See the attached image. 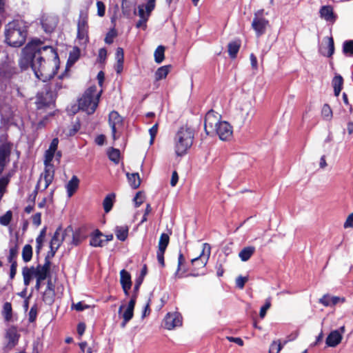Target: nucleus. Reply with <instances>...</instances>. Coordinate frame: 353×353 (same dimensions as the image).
Here are the masks:
<instances>
[{
    "label": "nucleus",
    "instance_id": "obj_48",
    "mask_svg": "<svg viewBox=\"0 0 353 353\" xmlns=\"http://www.w3.org/2000/svg\"><path fill=\"white\" fill-rule=\"evenodd\" d=\"M282 348L281 344L279 341H273L269 350V353H279Z\"/></svg>",
    "mask_w": 353,
    "mask_h": 353
},
{
    "label": "nucleus",
    "instance_id": "obj_61",
    "mask_svg": "<svg viewBox=\"0 0 353 353\" xmlns=\"http://www.w3.org/2000/svg\"><path fill=\"white\" fill-rule=\"evenodd\" d=\"M229 341L234 342L238 344L240 346L243 345V341L241 338L238 337H232V336H227L226 338Z\"/></svg>",
    "mask_w": 353,
    "mask_h": 353
},
{
    "label": "nucleus",
    "instance_id": "obj_11",
    "mask_svg": "<svg viewBox=\"0 0 353 353\" xmlns=\"http://www.w3.org/2000/svg\"><path fill=\"white\" fill-rule=\"evenodd\" d=\"M66 241L68 244L73 245H79L83 239L84 236L80 230H74L71 226L65 228Z\"/></svg>",
    "mask_w": 353,
    "mask_h": 353
},
{
    "label": "nucleus",
    "instance_id": "obj_22",
    "mask_svg": "<svg viewBox=\"0 0 353 353\" xmlns=\"http://www.w3.org/2000/svg\"><path fill=\"white\" fill-rule=\"evenodd\" d=\"M324 40L326 41L327 46H322L320 50L323 55L330 57L334 52V40L332 37H326Z\"/></svg>",
    "mask_w": 353,
    "mask_h": 353
},
{
    "label": "nucleus",
    "instance_id": "obj_53",
    "mask_svg": "<svg viewBox=\"0 0 353 353\" xmlns=\"http://www.w3.org/2000/svg\"><path fill=\"white\" fill-rule=\"evenodd\" d=\"M116 35L117 34L114 30H110L105 36V42L108 44L112 43Z\"/></svg>",
    "mask_w": 353,
    "mask_h": 353
},
{
    "label": "nucleus",
    "instance_id": "obj_54",
    "mask_svg": "<svg viewBox=\"0 0 353 353\" xmlns=\"http://www.w3.org/2000/svg\"><path fill=\"white\" fill-rule=\"evenodd\" d=\"M37 315V307L36 306H33V307H31V309H30V310L29 312V314H28L29 321L31 322V323L34 322L36 320Z\"/></svg>",
    "mask_w": 353,
    "mask_h": 353
},
{
    "label": "nucleus",
    "instance_id": "obj_2",
    "mask_svg": "<svg viewBox=\"0 0 353 353\" xmlns=\"http://www.w3.org/2000/svg\"><path fill=\"white\" fill-rule=\"evenodd\" d=\"M28 23L23 20H14L5 26V41L12 47H20L26 41Z\"/></svg>",
    "mask_w": 353,
    "mask_h": 353
},
{
    "label": "nucleus",
    "instance_id": "obj_33",
    "mask_svg": "<svg viewBox=\"0 0 353 353\" xmlns=\"http://www.w3.org/2000/svg\"><path fill=\"white\" fill-rule=\"evenodd\" d=\"M54 292L53 289L50 287V283L47 287V289L43 293V300L48 304H51L54 301Z\"/></svg>",
    "mask_w": 353,
    "mask_h": 353
},
{
    "label": "nucleus",
    "instance_id": "obj_14",
    "mask_svg": "<svg viewBox=\"0 0 353 353\" xmlns=\"http://www.w3.org/2000/svg\"><path fill=\"white\" fill-rule=\"evenodd\" d=\"M182 324V318L177 312L168 313L164 319V327L167 330H172Z\"/></svg>",
    "mask_w": 353,
    "mask_h": 353
},
{
    "label": "nucleus",
    "instance_id": "obj_8",
    "mask_svg": "<svg viewBox=\"0 0 353 353\" xmlns=\"http://www.w3.org/2000/svg\"><path fill=\"white\" fill-rule=\"evenodd\" d=\"M109 125L112 130V139L117 140L121 134L123 128V119L116 111H112L109 114Z\"/></svg>",
    "mask_w": 353,
    "mask_h": 353
},
{
    "label": "nucleus",
    "instance_id": "obj_27",
    "mask_svg": "<svg viewBox=\"0 0 353 353\" xmlns=\"http://www.w3.org/2000/svg\"><path fill=\"white\" fill-rule=\"evenodd\" d=\"M343 77L339 74L336 75L332 80V85L334 88V95L336 97H338L339 95L343 88Z\"/></svg>",
    "mask_w": 353,
    "mask_h": 353
},
{
    "label": "nucleus",
    "instance_id": "obj_25",
    "mask_svg": "<svg viewBox=\"0 0 353 353\" xmlns=\"http://www.w3.org/2000/svg\"><path fill=\"white\" fill-rule=\"evenodd\" d=\"M103 234L99 230L94 231L90 237V245L93 247H102L103 240L101 239Z\"/></svg>",
    "mask_w": 353,
    "mask_h": 353
},
{
    "label": "nucleus",
    "instance_id": "obj_52",
    "mask_svg": "<svg viewBox=\"0 0 353 353\" xmlns=\"http://www.w3.org/2000/svg\"><path fill=\"white\" fill-rule=\"evenodd\" d=\"M97 14L99 17H103L105 14V6L102 1H98L97 2Z\"/></svg>",
    "mask_w": 353,
    "mask_h": 353
},
{
    "label": "nucleus",
    "instance_id": "obj_46",
    "mask_svg": "<svg viewBox=\"0 0 353 353\" xmlns=\"http://www.w3.org/2000/svg\"><path fill=\"white\" fill-rule=\"evenodd\" d=\"M12 216V214L11 211L6 212V213L5 214L0 216V223L2 225H5V226L8 225L11 221Z\"/></svg>",
    "mask_w": 353,
    "mask_h": 353
},
{
    "label": "nucleus",
    "instance_id": "obj_35",
    "mask_svg": "<svg viewBox=\"0 0 353 353\" xmlns=\"http://www.w3.org/2000/svg\"><path fill=\"white\" fill-rule=\"evenodd\" d=\"M114 197L115 195L114 194H110L107 195L104 199L103 205L104 210L106 213L109 212L111 210L113 205Z\"/></svg>",
    "mask_w": 353,
    "mask_h": 353
},
{
    "label": "nucleus",
    "instance_id": "obj_19",
    "mask_svg": "<svg viewBox=\"0 0 353 353\" xmlns=\"http://www.w3.org/2000/svg\"><path fill=\"white\" fill-rule=\"evenodd\" d=\"M120 282L125 295H128L129 290L132 287L131 276L129 272L125 270L120 272Z\"/></svg>",
    "mask_w": 353,
    "mask_h": 353
},
{
    "label": "nucleus",
    "instance_id": "obj_10",
    "mask_svg": "<svg viewBox=\"0 0 353 353\" xmlns=\"http://www.w3.org/2000/svg\"><path fill=\"white\" fill-rule=\"evenodd\" d=\"M237 110L238 116L243 123L251 118L254 113L253 105L250 100L241 101Z\"/></svg>",
    "mask_w": 353,
    "mask_h": 353
},
{
    "label": "nucleus",
    "instance_id": "obj_56",
    "mask_svg": "<svg viewBox=\"0 0 353 353\" xmlns=\"http://www.w3.org/2000/svg\"><path fill=\"white\" fill-rule=\"evenodd\" d=\"M79 347L81 349V353H92V348L88 346L86 342L79 343Z\"/></svg>",
    "mask_w": 353,
    "mask_h": 353
},
{
    "label": "nucleus",
    "instance_id": "obj_44",
    "mask_svg": "<svg viewBox=\"0 0 353 353\" xmlns=\"http://www.w3.org/2000/svg\"><path fill=\"white\" fill-rule=\"evenodd\" d=\"M322 116L326 120H330L332 117V110L328 104H324L322 108Z\"/></svg>",
    "mask_w": 353,
    "mask_h": 353
},
{
    "label": "nucleus",
    "instance_id": "obj_17",
    "mask_svg": "<svg viewBox=\"0 0 353 353\" xmlns=\"http://www.w3.org/2000/svg\"><path fill=\"white\" fill-rule=\"evenodd\" d=\"M211 254V246L210 244L205 243L202 245V251L198 257L192 259V263L194 264L200 261L202 267H205L209 260Z\"/></svg>",
    "mask_w": 353,
    "mask_h": 353
},
{
    "label": "nucleus",
    "instance_id": "obj_32",
    "mask_svg": "<svg viewBox=\"0 0 353 353\" xmlns=\"http://www.w3.org/2000/svg\"><path fill=\"white\" fill-rule=\"evenodd\" d=\"M185 263V257L183 256L182 253H179L178 258V265L176 271L174 274V277L176 279H181L183 276V273L185 272V270L182 271V265Z\"/></svg>",
    "mask_w": 353,
    "mask_h": 353
},
{
    "label": "nucleus",
    "instance_id": "obj_12",
    "mask_svg": "<svg viewBox=\"0 0 353 353\" xmlns=\"http://www.w3.org/2000/svg\"><path fill=\"white\" fill-rule=\"evenodd\" d=\"M170 241L169 236L163 233L161 234L159 241V245H158V251L157 253V260L159 263L161 265L162 267L165 265L164 263V253Z\"/></svg>",
    "mask_w": 353,
    "mask_h": 353
},
{
    "label": "nucleus",
    "instance_id": "obj_49",
    "mask_svg": "<svg viewBox=\"0 0 353 353\" xmlns=\"http://www.w3.org/2000/svg\"><path fill=\"white\" fill-rule=\"evenodd\" d=\"M270 306H271L270 299H268L265 301V305L263 307H261V308L260 310L259 315L261 319H263L265 317V316L266 314V312L270 307Z\"/></svg>",
    "mask_w": 353,
    "mask_h": 353
},
{
    "label": "nucleus",
    "instance_id": "obj_4",
    "mask_svg": "<svg viewBox=\"0 0 353 353\" xmlns=\"http://www.w3.org/2000/svg\"><path fill=\"white\" fill-rule=\"evenodd\" d=\"M194 133L188 126L181 127L174 137V148L176 154L179 157L185 155L193 143Z\"/></svg>",
    "mask_w": 353,
    "mask_h": 353
},
{
    "label": "nucleus",
    "instance_id": "obj_59",
    "mask_svg": "<svg viewBox=\"0 0 353 353\" xmlns=\"http://www.w3.org/2000/svg\"><path fill=\"white\" fill-rule=\"evenodd\" d=\"M319 302L322 303L324 306H329L331 305L330 297L328 295H324L322 298L319 299Z\"/></svg>",
    "mask_w": 353,
    "mask_h": 353
},
{
    "label": "nucleus",
    "instance_id": "obj_28",
    "mask_svg": "<svg viewBox=\"0 0 353 353\" xmlns=\"http://www.w3.org/2000/svg\"><path fill=\"white\" fill-rule=\"evenodd\" d=\"M129 228L127 225L117 226L115 228V234L120 241H125L128 235Z\"/></svg>",
    "mask_w": 353,
    "mask_h": 353
},
{
    "label": "nucleus",
    "instance_id": "obj_1",
    "mask_svg": "<svg viewBox=\"0 0 353 353\" xmlns=\"http://www.w3.org/2000/svg\"><path fill=\"white\" fill-rule=\"evenodd\" d=\"M59 57L54 49L37 39L29 42L23 49L19 61L22 69L30 66L37 78L46 81L52 78L59 68Z\"/></svg>",
    "mask_w": 353,
    "mask_h": 353
},
{
    "label": "nucleus",
    "instance_id": "obj_51",
    "mask_svg": "<svg viewBox=\"0 0 353 353\" xmlns=\"http://www.w3.org/2000/svg\"><path fill=\"white\" fill-rule=\"evenodd\" d=\"M8 183V180L6 178H1L0 179V200L1 199L5 190L6 188Z\"/></svg>",
    "mask_w": 353,
    "mask_h": 353
},
{
    "label": "nucleus",
    "instance_id": "obj_63",
    "mask_svg": "<svg viewBox=\"0 0 353 353\" xmlns=\"http://www.w3.org/2000/svg\"><path fill=\"white\" fill-rule=\"evenodd\" d=\"M179 180V176L176 171H174L172 174V178L170 180V185L174 187L176 185Z\"/></svg>",
    "mask_w": 353,
    "mask_h": 353
},
{
    "label": "nucleus",
    "instance_id": "obj_15",
    "mask_svg": "<svg viewBox=\"0 0 353 353\" xmlns=\"http://www.w3.org/2000/svg\"><path fill=\"white\" fill-rule=\"evenodd\" d=\"M345 327L342 326L339 330L332 331L326 339V344L329 347H336L343 339V334L345 333Z\"/></svg>",
    "mask_w": 353,
    "mask_h": 353
},
{
    "label": "nucleus",
    "instance_id": "obj_21",
    "mask_svg": "<svg viewBox=\"0 0 353 353\" xmlns=\"http://www.w3.org/2000/svg\"><path fill=\"white\" fill-rule=\"evenodd\" d=\"M22 275L23 277V283L26 286L30 285V281L33 277L38 278L37 268L34 267H25L22 270Z\"/></svg>",
    "mask_w": 353,
    "mask_h": 353
},
{
    "label": "nucleus",
    "instance_id": "obj_38",
    "mask_svg": "<svg viewBox=\"0 0 353 353\" xmlns=\"http://www.w3.org/2000/svg\"><path fill=\"white\" fill-rule=\"evenodd\" d=\"M77 30H88V16L86 13L81 12L77 23Z\"/></svg>",
    "mask_w": 353,
    "mask_h": 353
},
{
    "label": "nucleus",
    "instance_id": "obj_31",
    "mask_svg": "<svg viewBox=\"0 0 353 353\" xmlns=\"http://www.w3.org/2000/svg\"><path fill=\"white\" fill-rule=\"evenodd\" d=\"M127 177L130 186L132 188H137L141 184V179L138 173H127Z\"/></svg>",
    "mask_w": 353,
    "mask_h": 353
},
{
    "label": "nucleus",
    "instance_id": "obj_23",
    "mask_svg": "<svg viewBox=\"0 0 353 353\" xmlns=\"http://www.w3.org/2000/svg\"><path fill=\"white\" fill-rule=\"evenodd\" d=\"M50 268V262L47 259H46L45 263L43 265H39L37 267L38 278H39V280H45L46 279Z\"/></svg>",
    "mask_w": 353,
    "mask_h": 353
},
{
    "label": "nucleus",
    "instance_id": "obj_50",
    "mask_svg": "<svg viewBox=\"0 0 353 353\" xmlns=\"http://www.w3.org/2000/svg\"><path fill=\"white\" fill-rule=\"evenodd\" d=\"M248 281V278L247 276H239L236 279V285L239 288L243 289L244 288L245 283Z\"/></svg>",
    "mask_w": 353,
    "mask_h": 353
},
{
    "label": "nucleus",
    "instance_id": "obj_39",
    "mask_svg": "<svg viewBox=\"0 0 353 353\" xmlns=\"http://www.w3.org/2000/svg\"><path fill=\"white\" fill-rule=\"evenodd\" d=\"M32 256V248L30 245H26L22 250V258L25 262H28Z\"/></svg>",
    "mask_w": 353,
    "mask_h": 353
},
{
    "label": "nucleus",
    "instance_id": "obj_7",
    "mask_svg": "<svg viewBox=\"0 0 353 353\" xmlns=\"http://www.w3.org/2000/svg\"><path fill=\"white\" fill-rule=\"evenodd\" d=\"M219 116L214 111H209L205 117L204 128L207 134L214 135L221 123Z\"/></svg>",
    "mask_w": 353,
    "mask_h": 353
},
{
    "label": "nucleus",
    "instance_id": "obj_29",
    "mask_svg": "<svg viewBox=\"0 0 353 353\" xmlns=\"http://www.w3.org/2000/svg\"><path fill=\"white\" fill-rule=\"evenodd\" d=\"M255 248L253 246H248L244 248L239 254L242 261H247L254 253Z\"/></svg>",
    "mask_w": 353,
    "mask_h": 353
},
{
    "label": "nucleus",
    "instance_id": "obj_34",
    "mask_svg": "<svg viewBox=\"0 0 353 353\" xmlns=\"http://www.w3.org/2000/svg\"><path fill=\"white\" fill-rule=\"evenodd\" d=\"M170 72V65H164L158 68L155 72L156 81L165 79Z\"/></svg>",
    "mask_w": 353,
    "mask_h": 353
},
{
    "label": "nucleus",
    "instance_id": "obj_26",
    "mask_svg": "<svg viewBox=\"0 0 353 353\" xmlns=\"http://www.w3.org/2000/svg\"><path fill=\"white\" fill-rule=\"evenodd\" d=\"M6 338L8 340V345L10 347H14L19 339L17 330L14 327L9 328L6 332Z\"/></svg>",
    "mask_w": 353,
    "mask_h": 353
},
{
    "label": "nucleus",
    "instance_id": "obj_62",
    "mask_svg": "<svg viewBox=\"0 0 353 353\" xmlns=\"http://www.w3.org/2000/svg\"><path fill=\"white\" fill-rule=\"evenodd\" d=\"M43 241H44V239H42V236H38L37 237V239H36V243H37L36 250H37V253H39L40 250L41 249Z\"/></svg>",
    "mask_w": 353,
    "mask_h": 353
},
{
    "label": "nucleus",
    "instance_id": "obj_5",
    "mask_svg": "<svg viewBox=\"0 0 353 353\" xmlns=\"http://www.w3.org/2000/svg\"><path fill=\"white\" fill-rule=\"evenodd\" d=\"M102 93V90H97L96 85L89 87L79 100V107L88 114H93L96 110Z\"/></svg>",
    "mask_w": 353,
    "mask_h": 353
},
{
    "label": "nucleus",
    "instance_id": "obj_45",
    "mask_svg": "<svg viewBox=\"0 0 353 353\" xmlns=\"http://www.w3.org/2000/svg\"><path fill=\"white\" fill-rule=\"evenodd\" d=\"M145 196L143 192H138L134 198L135 207H139L145 201Z\"/></svg>",
    "mask_w": 353,
    "mask_h": 353
},
{
    "label": "nucleus",
    "instance_id": "obj_40",
    "mask_svg": "<svg viewBox=\"0 0 353 353\" xmlns=\"http://www.w3.org/2000/svg\"><path fill=\"white\" fill-rule=\"evenodd\" d=\"M88 30H77V39L80 45H85L88 41Z\"/></svg>",
    "mask_w": 353,
    "mask_h": 353
},
{
    "label": "nucleus",
    "instance_id": "obj_6",
    "mask_svg": "<svg viewBox=\"0 0 353 353\" xmlns=\"http://www.w3.org/2000/svg\"><path fill=\"white\" fill-rule=\"evenodd\" d=\"M269 26V21L264 17V10H259L254 13L252 28L257 37L264 34Z\"/></svg>",
    "mask_w": 353,
    "mask_h": 353
},
{
    "label": "nucleus",
    "instance_id": "obj_43",
    "mask_svg": "<svg viewBox=\"0 0 353 353\" xmlns=\"http://www.w3.org/2000/svg\"><path fill=\"white\" fill-rule=\"evenodd\" d=\"M343 51L345 54L353 57V41L348 40L343 43Z\"/></svg>",
    "mask_w": 353,
    "mask_h": 353
},
{
    "label": "nucleus",
    "instance_id": "obj_18",
    "mask_svg": "<svg viewBox=\"0 0 353 353\" xmlns=\"http://www.w3.org/2000/svg\"><path fill=\"white\" fill-rule=\"evenodd\" d=\"M12 145L7 141L0 143V166L3 167L9 161Z\"/></svg>",
    "mask_w": 353,
    "mask_h": 353
},
{
    "label": "nucleus",
    "instance_id": "obj_13",
    "mask_svg": "<svg viewBox=\"0 0 353 353\" xmlns=\"http://www.w3.org/2000/svg\"><path fill=\"white\" fill-rule=\"evenodd\" d=\"M63 241L68 243V241H66L65 229L62 230L61 228H59L54 232L50 242V249L52 252V256L54 254L55 252L59 248Z\"/></svg>",
    "mask_w": 353,
    "mask_h": 353
},
{
    "label": "nucleus",
    "instance_id": "obj_58",
    "mask_svg": "<svg viewBox=\"0 0 353 353\" xmlns=\"http://www.w3.org/2000/svg\"><path fill=\"white\" fill-rule=\"evenodd\" d=\"M343 226L345 228H353V213L347 216Z\"/></svg>",
    "mask_w": 353,
    "mask_h": 353
},
{
    "label": "nucleus",
    "instance_id": "obj_9",
    "mask_svg": "<svg viewBox=\"0 0 353 353\" xmlns=\"http://www.w3.org/2000/svg\"><path fill=\"white\" fill-rule=\"evenodd\" d=\"M135 304L136 295H133L127 305H121L119 307V314L121 315L123 318V322L121 323L123 327L132 319Z\"/></svg>",
    "mask_w": 353,
    "mask_h": 353
},
{
    "label": "nucleus",
    "instance_id": "obj_16",
    "mask_svg": "<svg viewBox=\"0 0 353 353\" xmlns=\"http://www.w3.org/2000/svg\"><path fill=\"white\" fill-rule=\"evenodd\" d=\"M233 130L230 124L226 121H221L218 126L215 134H217L222 141H228L231 139Z\"/></svg>",
    "mask_w": 353,
    "mask_h": 353
},
{
    "label": "nucleus",
    "instance_id": "obj_20",
    "mask_svg": "<svg viewBox=\"0 0 353 353\" xmlns=\"http://www.w3.org/2000/svg\"><path fill=\"white\" fill-rule=\"evenodd\" d=\"M320 17L326 21L334 23L336 16L334 14L333 8L330 6H323L319 10Z\"/></svg>",
    "mask_w": 353,
    "mask_h": 353
},
{
    "label": "nucleus",
    "instance_id": "obj_41",
    "mask_svg": "<svg viewBox=\"0 0 353 353\" xmlns=\"http://www.w3.org/2000/svg\"><path fill=\"white\" fill-rule=\"evenodd\" d=\"M108 156L110 161L118 163L120 159V151L118 149L111 148L108 151Z\"/></svg>",
    "mask_w": 353,
    "mask_h": 353
},
{
    "label": "nucleus",
    "instance_id": "obj_37",
    "mask_svg": "<svg viewBox=\"0 0 353 353\" xmlns=\"http://www.w3.org/2000/svg\"><path fill=\"white\" fill-rule=\"evenodd\" d=\"M239 48L240 43L237 41H233L228 44V53L231 58L234 59L236 57Z\"/></svg>",
    "mask_w": 353,
    "mask_h": 353
},
{
    "label": "nucleus",
    "instance_id": "obj_3",
    "mask_svg": "<svg viewBox=\"0 0 353 353\" xmlns=\"http://www.w3.org/2000/svg\"><path fill=\"white\" fill-rule=\"evenodd\" d=\"M59 144V139L57 138H54L52 139L49 148L46 151L44 155V165H45V171L41 174L37 186L39 188H43V190H46L49 185L52 183L54 179V167L52 164V161L55 157V152H57V147Z\"/></svg>",
    "mask_w": 353,
    "mask_h": 353
},
{
    "label": "nucleus",
    "instance_id": "obj_30",
    "mask_svg": "<svg viewBox=\"0 0 353 353\" xmlns=\"http://www.w3.org/2000/svg\"><path fill=\"white\" fill-rule=\"evenodd\" d=\"M42 26L46 32H51L57 25V20L54 18L46 17L42 20Z\"/></svg>",
    "mask_w": 353,
    "mask_h": 353
},
{
    "label": "nucleus",
    "instance_id": "obj_64",
    "mask_svg": "<svg viewBox=\"0 0 353 353\" xmlns=\"http://www.w3.org/2000/svg\"><path fill=\"white\" fill-rule=\"evenodd\" d=\"M11 266H10V276L11 279H13L16 274L17 272V262L14 261L13 262H11Z\"/></svg>",
    "mask_w": 353,
    "mask_h": 353
},
{
    "label": "nucleus",
    "instance_id": "obj_55",
    "mask_svg": "<svg viewBox=\"0 0 353 353\" xmlns=\"http://www.w3.org/2000/svg\"><path fill=\"white\" fill-rule=\"evenodd\" d=\"M90 306L88 305L85 304L83 302H79L76 304H72V308L76 310L77 311H83L85 309L89 308Z\"/></svg>",
    "mask_w": 353,
    "mask_h": 353
},
{
    "label": "nucleus",
    "instance_id": "obj_60",
    "mask_svg": "<svg viewBox=\"0 0 353 353\" xmlns=\"http://www.w3.org/2000/svg\"><path fill=\"white\" fill-rule=\"evenodd\" d=\"M41 213L38 212V213H36L33 216H32V223L37 225V226H39L40 225L41 223Z\"/></svg>",
    "mask_w": 353,
    "mask_h": 353
},
{
    "label": "nucleus",
    "instance_id": "obj_42",
    "mask_svg": "<svg viewBox=\"0 0 353 353\" xmlns=\"http://www.w3.org/2000/svg\"><path fill=\"white\" fill-rule=\"evenodd\" d=\"M165 48L162 46L157 47L154 51V60L156 63H161L164 60Z\"/></svg>",
    "mask_w": 353,
    "mask_h": 353
},
{
    "label": "nucleus",
    "instance_id": "obj_47",
    "mask_svg": "<svg viewBox=\"0 0 353 353\" xmlns=\"http://www.w3.org/2000/svg\"><path fill=\"white\" fill-rule=\"evenodd\" d=\"M159 123H156L151 128L149 129V134L150 136V145L154 143L155 137L158 132Z\"/></svg>",
    "mask_w": 353,
    "mask_h": 353
},
{
    "label": "nucleus",
    "instance_id": "obj_57",
    "mask_svg": "<svg viewBox=\"0 0 353 353\" xmlns=\"http://www.w3.org/2000/svg\"><path fill=\"white\" fill-rule=\"evenodd\" d=\"M117 62H123V50L121 48H118L115 54Z\"/></svg>",
    "mask_w": 353,
    "mask_h": 353
},
{
    "label": "nucleus",
    "instance_id": "obj_36",
    "mask_svg": "<svg viewBox=\"0 0 353 353\" xmlns=\"http://www.w3.org/2000/svg\"><path fill=\"white\" fill-rule=\"evenodd\" d=\"M2 314L6 321L9 322L12 319V311L10 303L6 302L3 305Z\"/></svg>",
    "mask_w": 353,
    "mask_h": 353
},
{
    "label": "nucleus",
    "instance_id": "obj_24",
    "mask_svg": "<svg viewBox=\"0 0 353 353\" xmlns=\"http://www.w3.org/2000/svg\"><path fill=\"white\" fill-rule=\"evenodd\" d=\"M79 180L76 176H73L65 185L68 197H71L79 187Z\"/></svg>",
    "mask_w": 353,
    "mask_h": 353
}]
</instances>
